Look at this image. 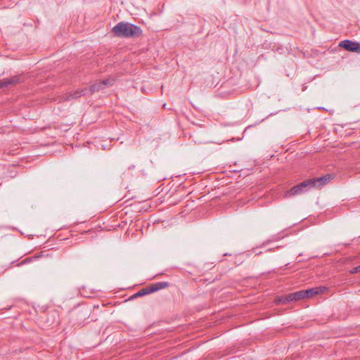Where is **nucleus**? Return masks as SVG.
<instances>
[{
  "mask_svg": "<svg viewBox=\"0 0 360 360\" xmlns=\"http://www.w3.org/2000/svg\"><path fill=\"white\" fill-rule=\"evenodd\" d=\"M349 273L352 274H357V273H360V265L357 266H355L354 268H352L350 271H349Z\"/></svg>",
  "mask_w": 360,
  "mask_h": 360,
  "instance_id": "obj_12",
  "label": "nucleus"
},
{
  "mask_svg": "<svg viewBox=\"0 0 360 360\" xmlns=\"http://www.w3.org/2000/svg\"><path fill=\"white\" fill-rule=\"evenodd\" d=\"M169 283L168 282H158L153 283L149 285V291L152 292H156L159 290L169 287Z\"/></svg>",
  "mask_w": 360,
  "mask_h": 360,
  "instance_id": "obj_8",
  "label": "nucleus"
},
{
  "mask_svg": "<svg viewBox=\"0 0 360 360\" xmlns=\"http://www.w3.org/2000/svg\"><path fill=\"white\" fill-rule=\"evenodd\" d=\"M285 298H287V295L278 297L277 299V303L286 304L290 302V300H287Z\"/></svg>",
  "mask_w": 360,
  "mask_h": 360,
  "instance_id": "obj_11",
  "label": "nucleus"
},
{
  "mask_svg": "<svg viewBox=\"0 0 360 360\" xmlns=\"http://www.w3.org/2000/svg\"><path fill=\"white\" fill-rule=\"evenodd\" d=\"M150 293H151V292L149 291V286H147L144 288L141 289L139 292H137L134 295V296L135 297H141V296H143V295H148Z\"/></svg>",
  "mask_w": 360,
  "mask_h": 360,
  "instance_id": "obj_10",
  "label": "nucleus"
},
{
  "mask_svg": "<svg viewBox=\"0 0 360 360\" xmlns=\"http://www.w3.org/2000/svg\"><path fill=\"white\" fill-rule=\"evenodd\" d=\"M325 287H316L310 289H307L303 291V294L305 298L312 297L316 295L321 294L326 290Z\"/></svg>",
  "mask_w": 360,
  "mask_h": 360,
  "instance_id": "obj_6",
  "label": "nucleus"
},
{
  "mask_svg": "<svg viewBox=\"0 0 360 360\" xmlns=\"http://www.w3.org/2000/svg\"><path fill=\"white\" fill-rule=\"evenodd\" d=\"M331 179V175L327 174L326 176L317 178L307 179L301 182L300 184L294 186L289 191L285 193L286 197H291L296 195H300L309 191L312 188H321L326 185Z\"/></svg>",
  "mask_w": 360,
  "mask_h": 360,
  "instance_id": "obj_1",
  "label": "nucleus"
},
{
  "mask_svg": "<svg viewBox=\"0 0 360 360\" xmlns=\"http://www.w3.org/2000/svg\"><path fill=\"white\" fill-rule=\"evenodd\" d=\"M22 82V77L20 75H15L11 78H5L0 80V89L13 86Z\"/></svg>",
  "mask_w": 360,
  "mask_h": 360,
  "instance_id": "obj_5",
  "label": "nucleus"
},
{
  "mask_svg": "<svg viewBox=\"0 0 360 360\" xmlns=\"http://www.w3.org/2000/svg\"><path fill=\"white\" fill-rule=\"evenodd\" d=\"M339 46L351 52L360 53V43L348 39L343 40L339 44Z\"/></svg>",
  "mask_w": 360,
  "mask_h": 360,
  "instance_id": "obj_4",
  "label": "nucleus"
},
{
  "mask_svg": "<svg viewBox=\"0 0 360 360\" xmlns=\"http://www.w3.org/2000/svg\"><path fill=\"white\" fill-rule=\"evenodd\" d=\"M114 34L121 38L137 37L142 34L141 29L131 23L120 22L112 30Z\"/></svg>",
  "mask_w": 360,
  "mask_h": 360,
  "instance_id": "obj_2",
  "label": "nucleus"
},
{
  "mask_svg": "<svg viewBox=\"0 0 360 360\" xmlns=\"http://www.w3.org/2000/svg\"><path fill=\"white\" fill-rule=\"evenodd\" d=\"M303 291L300 290L298 292L290 293L287 295V300H290V302L298 301L304 299Z\"/></svg>",
  "mask_w": 360,
  "mask_h": 360,
  "instance_id": "obj_9",
  "label": "nucleus"
},
{
  "mask_svg": "<svg viewBox=\"0 0 360 360\" xmlns=\"http://www.w3.org/2000/svg\"><path fill=\"white\" fill-rule=\"evenodd\" d=\"M113 82L114 79L110 78L103 79L102 81H96L94 84L90 86L88 91H89L91 94H93L99 91L101 89H103L107 86H112Z\"/></svg>",
  "mask_w": 360,
  "mask_h": 360,
  "instance_id": "obj_3",
  "label": "nucleus"
},
{
  "mask_svg": "<svg viewBox=\"0 0 360 360\" xmlns=\"http://www.w3.org/2000/svg\"><path fill=\"white\" fill-rule=\"evenodd\" d=\"M88 92V89L86 88L77 89L74 92L68 93L65 96V100H70L72 98H77L81 97L82 96L86 95Z\"/></svg>",
  "mask_w": 360,
  "mask_h": 360,
  "instance_id": "obj_7",
  "label": "nucleus"
}]
</instances>
